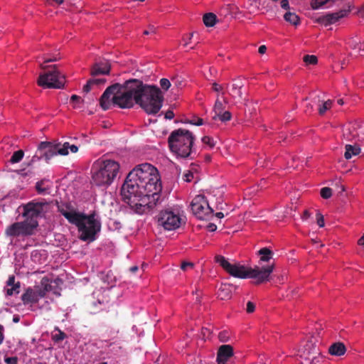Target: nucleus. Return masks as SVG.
I'll list each match as a JSON object with an SVG mask.
<instances>
[{"label":"nucleus","instance_id":"obj_50","mask_svg":"<svg viewBox=\"0 0 364 364\" xmlns=\"http://www.w3.org/2000/svg\"><path fill=\"white\" fill-rule=\"evenodd\" d=\"M14 282H15V277L14 275H11L9 277V279L7 281V286L9 287V286L15 285L16 284Z\"/></svg>","mask_w":364,"mask_h":364},{"label":"nucleus","instance_id":"obj_8","mask_svg":"<svg viewBox=\"0 0 364 364\" xmlns=\"http://www.w3.org/2000/svg\"><path fill=\"white\" fill-rule=\"evenodd\" d=\"M141 80L132 79L125 82L122 85L117 84V89L114 97V106L122 109L131 108L136 103V96Z\"/></svg>","mask_w":364,"mask_h":364},{"label":"nucleus","instance_id":"obj_59","mask_svg":"<svg viewBox=\"0 0 364 364\" xmlns=\"http://www.w3.org/2000/svg\"><path fill=\"white\" fill-rule=\"evenodd\" d=\"M216 216L218 218H222L224 217V214L221 212H218L216 213Z\"/></svg>","mask_w":364,"mask_h":364},{"label":"nucleus","instance_id":"obj_54","mask_svg":"<svg viewBox=\"0 0 364 364\" xmlns=\"http://www.w3.org/2000/svg\"><path fill=\"white\" fill-rule=\"evenodd\" d=\"M267 51V47L264 45L260 46L258 49V52L260 54H264Z\"/></svg>","mask_w":364,"mask_h":364},{"label":"nucleus","instance_id":"obj_26","mask_svg":"<svg viewBox=\"0 0 364 364\" xmlns=\"http://www.w3.org/2000/svg\"><path fill=\"white\" fill-rule=\"evenodd\" d=\"M218 297L221 299H227L230 296V291L229 286L227 284H222L218 291Z\"/></svg>","mask_w":364,"mask_h":364},{"label":"nucleus","instance_id":"obj_55","mask_svg":"<svg viewBox=\"0 0 364 364\" xmlns=\"http://www.w3.org/2000/svg\"><path fill=\"white\" fill-rule=\"evenodd\" d=\"M310 217V213L308 210H305L302 215V220H307Z\"/></svg>","mask_w":364,"mask_h":364},{"label":"nucleus","instance_id":"obj_34","mask_svg":"<svg viewBox=\"0 0 364 364\" xmlns=\"http://www.w3.org/2000/svg\"><path fill=\"white\" fill-rule=\"evenodd\" d=\"M19 288H20L19 283H17V284H16L15 285H13V286H9L6 289V294L8 296H12V295H14V294H17L19 292Z\"/></svg>","mask_w":364,"mask_h":364},{"label":"nucleus","instance_id":"obj_33","mask_svg":"<svg viewBox=\"0 0 364 364\" xmlns=\"http://www.w3.org/2000/svg\"><path fill=\"white\" fill-rule=\"evenodd\" d=\"M34 289L36 291V294H37L38 299L46 296V293L48 291L47 285H46L43 287H36Z\"/></svg>","mask_w":364,"mask_h":364},{"label":"nucleus","instance_id":"obj_43","mask_svg":"<svg viewBox=\"0 0 364 364\" xmlns=\"http://www.w3.org/2000/svg\"><path fill=\"white\" fill-rule=\"evenodd\" d=\"M213 90L215 92L221 93L222 95L225 94L224 87L222 85H219L216 82L213 83Z\"/></svg>","mask_w":364,"mask_h":364},{"label":"nucleus","instance_id":"obj_10","mask_svg":"<svg viewBox=\"0 0 364 364\" xmlns=\"http://www.w3.org/2000/svg\"><path fill=\"white\" fill-rule=\"evenodd\" d=\"M50 204L46 201H31L22 206L23 216L27 223L34 222L38 223L37 219L43 217L50 209Z\"/></svg>","mask_w":364,"mask_h":364},{"label":"nucleus","instance_id":"obj_27","mask_svg":"<svg viewBox=\"0 0 364 364\" xmlns=\"http://www.w3.org/2000/svg\"><path fill=\"white\" fill-rule=\"evenodd\" d=\"M284 18L286 21L290 23L292 25L296 26L299 23V18L295 13L287 12L284 14Z\"/></svg>","mask_w":364,"mask_h":364},{"label":"nucleus","instance_id":"obj_48","mask_svg":"<svg viewBox=\"0 0 364 364\" xmlns=\"http://www.w3.org/2000/svg\"><path fill=\"white\" fill-rule=\"evenodd\" d=\"M43 182H38L36 183V189L39 193H46L48 192V189L46 188L41 187Z\"/></svg>","mask_w":364,"mask_h":364},{"label":"nucleus","instance_id":"obj_14","mask_svg":"<svg viewBox=\"0 0 364 364\" xmlns=\"http://www.w3.org/2000/svg\"><path fill=\"white\" fill-rule=\"evenodd\" d=\"M301 360L299 364H318L319 352L316 345L311 341L306 342L299 350Z\"/></svg>","mask_w":364,"mask_h":364},{"label":"nucleus","instance_id":"obj_62","mask_svg":"<svg viewBox=\"0 0 364 364\" xmlns=\"http://www.w3.org/2000/svg\"><path fill=\"white\" fill-rule=\"evenodd\" d=\"M338 103L341 105H343V100L342 99H340L338 100Z\"/></svg>","mask_w":364,"mask_h":364},{"label":"nucleus","instance_id":"obj_47","mask_svg":"<svg viewBox=\"0 0 364 364\" xmlns=\"http://www.w3.org/2000/svg\"><path fill=\"white\" fill-rule=\"evenodd\" d=\"M255 309V304L254 303H252V301H248L247 303V306H246L247 313H248V314L252 313V312H254Z\"/></svg>","mask_w":364,"mask_h":364},{"label":"nucleus","instance_id":"obj_7","mask_svg":"<svg viewBox=\"0 0 364 364\" xmlns=\"http://www.w3.org/2000/svg\"><path fill=\"white\" fill-rule=\"evenodd\" d=\"M119 170L118 162L111 159H99L92 165V181L96 186H108L116 178Z\"/></svg>","mask_w":364,"mask_h":364},{"label":"nucleus","instance_id":"obj_4","mask_svg":"<svg viewBox=\"0 0 364 364\" xmlns=\"http://www.w3.org/2000/svg\"><path fill=\"white\" fill-rule=\"evenodd\" d=\"M57 55V54L45 50L42 55L37 57V62L42 69L50 68V70L41 74L38 79V85L43 88L60 89L65 84V76L60 73L55 65L46 66L44 65L58 60L59 58Z\"/></svg>","mask_w":364,"mask_h":364},{"label":"nucleus","instance_id":"obj_2","mask_svg":"<svg viewBox=\"0 0 364 364\" xmlns=\"http://www.w3.org/2000/svg\"><path fill=\"white\" fill-rule=\"evenodd\" d=\"M58 208L70 223L77 226L81 240L92 242L96 239L101 230V223L95 213L85 215L68 204L59 205Z\"/></svg>","mask_w":364,"mask_h":364},{"label":"nucleus","instance_id":"obj_23","mask_svg":"<svg viewBox=\"0 0 364 364\" xmlns=\"http://www.w3.org/2000/svg\"><path fill=\"white\" fill-rule=\"evenodd\" d=\"M198 172H197V168L196 166H193L191 169L186 171L183 175V178L186 182H191L194 178H198Z\"/></svg>","mask_w":364,"mask_h":364},{"label":"nucleus","instance_id":"obj_3","mask_svg":"<svg viewBox=\"0 0 364 364\" xmlns=\"http://www.w3.org/2000/svg\"><path fill=\"white\" fill-rule=\"evenodd\" d=\"M215 261L230 275L240 279H254L257 284L269 281L274 268L273 264L262 267L259 266H255L254 268L246 267L239 263L231 262L222 255H216Z\"/></svg>","mask_w":364,"mask_h":364},{"label":"nucleus","instance_id":"obj_57","mask_svg":"<svg viewBox=\"0 0 364 364\" xmlns=\"http://www.w3.org/2000/svg\"><path fill=\"white\" fill-rule=\"evenodd\" d=\"M208 228L210 231H215L217 228V226L213 223H210L208 225Z\"/></svg>","mask_w":364,"mask_h":364},{"label":"nucleus","instance_id":"obj_58","mask_svg":"<svg viewBox=\"0 0 364 364\" xmlns=\"http://www.w3.org/2000/svg\"><path fill=\"white\" fill-rule=\"evenodd\" d=\"M80 98L78 96L75 95H73V96L71 97V100H72L73 102H77V101H79V100H80Z\"/></svg>","mask_w":364,"mask_h":364},{"label":"nucleus","instance_id":"obj_41","mask_svg":"<svg viewBox=\"0 0 364 364\" xmlns=\"http://www.w3.org/2000/svg\"><path fill=\"white\" fill-rule=\"evenodd\" d=\"M332 195V190L330 188L325 187L321 190V196L323 198H329Z\"/></svg>","mask_w":364,"mask_h":364},{"label":"nucleus","instance_id":"obj_44","mask_svg":"<svg viewBox=\"0 0 364 364\" xmlns=\"http://www.w3.org/2000/svg\"><path fill=\"white\" fill-rule=\"evenodd\" d=\"M316 222L320 228H323L325 225L323 216L320 213H316Z\"/></svg>","mask_w":364,"mask_h":364},{"label":"nucleus","instance_id":"obj_53","mask_svg":"<svg viewBox=\"0 0 364 364\" xmlns=\"http://www.w3.org/2000/svg\"><path fill=\"white\" fill-rule=\"evenodd\" d=\"M281 6L284 9H289V6L288 0H282Z\"/></svg>","mask_w":364,"mask_h":364},{"label":"nucleus","instance_id":"obj_31","mask_svg":"<svg viewBox=\"0 0 364 364\" xmlns=\"http://www.w3.org/2000/svg\"><path fill=\"white\" fill-rule=\"evenodd\" d=\"M333 104L332 100L325 101L319 106L318 112L320 114H323L328 109H329Z\"/></svg>","mask_w":364,"mask_h":364},{"label":"nucleus","instance_id":"obj_46","mask_svg":"<svg viewBox=\"0 0 364 364\" xmlns=\"http://www.w3.org/2000/svg\"><path fill=\"white\" fill-rule=\"evenodd\" d=\"M18 358L16 357V356H14V357H6L4 358V362L6 363V364H18L17 362H18Z\"/></svg>","mask_w":364,"mask_h":364},{"label":"nucleus","instance_id":"obj_29","mask_svg":"<svg viewBox=\"0 0 364 364\" xmlns=\"http://www.w3.org/2000/svg\"><path fill=\"white\" fill-rule=\"evenodd\" d=\"M24 156V153L22 150L15 151L11 157L10 162L11 164H16L21 161Z\"/></svg>","mask_w":364,"mask_h":364},{"label":"nucleus","instance_id":"obj_16","mask_svg":"<svg viewBox=\"0 0 364 364\" xmlns=\"http://www.w3.org/2000/svg\"><path fill=\"white\" fill-rule=\"evenodd\" d=\"M117 89V84L113 85L106 89L100 97V103L105 110L109 109L114 105V97Z\"/></svg>","mask_w":364,"mask_h":364},{"label":"nucleus","instance_id":"obj_49","mask_svg":"<svg viewBox=\"0 0 364 364\" xmlns=\"http://www.w3.org/2000/svg\"><path fill=\"white\" fill-rule=\"evenodd\" d=\"M174 113L173 111L171 110H168L166 113H165V118L166 119H172L173 117H174Z\"/></svg>","mask_w":364,"mask_h":364},{"label":"nucleus","instance_id":"obj_61","mask_svg":"<svg viewBox=\"0 0 364 364\" xmlns=\"http://www.w3.org/2000/svg\"><path fill=\"white\" fill-rule=\"evenodd\" d=\"M359 49L364 52V42L360 45Z\"/></svg>","mask_w":364,"mask_h":364},{"label":"nucleus","instance_id":"obj_1","mask_svg":"<svg viewBox=\"0 0 364 364\" xmlns=\"http://www.w3.org/2000/svg\"><path fill=\"white\" fill-rule=\"evenodd\" d=\"M161 191L158 170L150 164H142L128 174L121 195L123 200L136 213L144 214L154 207Z\"/></svg>","mask_w":364,"mask_h":364},{"label":"nucleus","instance_id":"obj_13","mask_svg":"<svg viewBox=\"0 0 364 364\" xmlns=\"http://www.w3.org/2000/svg\"><path fill=\"white\" fill-rule=\"evenodd\" d=\"M38 223L32 222L27 223L26 221L14 223L7 227L6 235L10 237H18L32 235Z\"/></svg>","mask_w":364,"mask_h":364},{"label":"nucleus","instance_id":"obj_22","mask_svg":"<svg viewBox=\"0 0 364 364\" xmlns=\"http://www.w3.org/2000/svg\"><path fill=\"white\" fill-rule=\"evenodd\" d=\"M360 152V148L357 145H346L345 158L346 159H351L353 156H357Z\"/></svg>","mask_w":364,"mask_h":364},{"label":"nucleus","instance_id":"obj_19","mask_svg":"<svg viewBox=\"0 0 364 364\" xmlns=\"http://www.w3.org/2000/svg\"><path fill=\"white\" fill-rule=\"evenodd\" d=\"M110 65L108 62L95 63L92 68L91 75L95 77L98 75H107L109 73Z\"/></svg>","mask_w":364,"mask_h":364},{"label":"nucleus","instance_id":"obj_11","mask_svg":"<svg viewBox=\"0 0 364 364\" xmlns=\"http://www.w3.org/2000/svg\"><path fill=\"white\" fill-rule=\"evenodd\" d=\"M182 218L177 210L166 209L161 210L157 215L159 225L166 230L178 229L182 223Z\"/></svg>","mask_w":364,"mask_h":364},{"label":"nucleus","instance_id":"obj_37","mask_svg":"<svg viewBox=\"0 0 364 364\" xmlns=\"http://www.w3.org/2000/svg\"><path fill=\"white\" fill-rule=\"evenodd\" d=\"M218 118L220 120L223 121V122H226V121H229L231 118V114L230 112L226 111L225 112H221V113H218V114L215 115V117L214 118Z\"/></svg>","mask_w":364,"mask_h":364},{"label":"nucleus","instance_id":"obj_64","mask_svg":"<svg viewBox=\"0 0 364 364\" xmlns=\"http://www.w3.org/2000/svg\"><path fill=\"white\" fill-rule=\"evenodd\" d=\"M193 36V33L188 34V40H191Z\"/></svg>","mask_w":364,"mask_h":364},{"label":"nucleus","instance_id":"obj_28","mask_svg":"<svg viewBox=\"0 0 364 364\" xmlns=\"http://www.w3.org/2000/svg\"><path fill=\"white\" fill-rule=\"evenodd\" d=\"M216 16L213 13H208L203 16V23L206 26H213L216 23Z\"/></svg>","mask_w":364,"mask_h":364},{"label":"nucleus","instance_id":"obj_36","mask_svg":"<svg viewBox=\"0 0 364 364\" xmlns=\"http://www.w3.org/2000/svg\"><path fill=\"white\" fill-rule=\"evenodd\" d=\"M203 144L206 145L209 148L212 149L215 146V142L214 141V139L208 136H205L201 139Z\"/></svg>","mask_w":364,"mask_h":364},{"label":"nucleus","instance_id":"obj_60","mask_svg":"<svg viewBox=\"0 0 364 364\" xmlns=\"http://www.w3.org/2000/svg\"><path fill=\"white\" fill-rule=\"evenodd\" d=\"M138 269V267L137 266H134V267H132L130 268V271L132 272H135L136 271H137Z\"/></svg>","mask_w":364,"mask_h":364},{"label":"nucleus","instance_id":"obj_38","mask_svg":"<svg viewBox=\"0 0 364 364\" xmlns=\"http://www.w3.org/2000/svg\"><path fill=\"white\" fill-rule=\"evenodd\" d=\"M181 269L183 272H188L190 270H192L194 267V263L191 262L184 261L182 262L181 264Z\"/></svg>","mask_w":364,"mask_h":364},{"label":"nucleus","instance_id":"obj_20","mask_svg":"<svg viewBox=\"0 0 364 364\" xmlns=\"http://www.w3.org/2000/svg\"><path fill=\"white\" fill-rule=\"evenodd\" d=\"M24 304H36L39 299L38 298L35 289H28L21 296Z\"/></svg>","mask_w":364,"mask_h":364},{"label":"nucleus","instance_id":"obj_15","mask_svg":"<svg viewBox=\"0 0 364 364\" xmlns=\"http://www.w3.org/2000/svg\"><path fill=\"white\" fill-rule=\"evenodd\" d=\"M350 9L348 7V9H341V11L335 13H329L326 15L319 16L316 21L324 26H327L333 23H336L341 18L346 16L350 12Z\"/></svg>","mask_w":364,"mask_h":364},{"label":"nucleus","instance_id":"obj_51","mask_svg":"<svg viewBox=\"0 0 364 364\" xmlns=\"http://www.w3.org/2000/svg\"><path fill=\"white\" fill-rule=\"evenodd\" d=\"M226 333L225 332H221L219 334V338L220 340L222 341V342H225L228 341V337L226 336Z\"/></svg>","mask_w":364,"mask_h":364},{"label":"nucleus","instance_id":"obj_32","mask_svg":"<svg viewBox=\"0 0 364 364\" xmlns=\"http://www.w3.org/2000/svg\"><path fill=\"white\" fill-rule=\"evenodd\" d=\"M303 60L306 65H316L318 62L317 57L314 55H306L303 58Z\"/></svg>","mask_w":364,"mask_h":364},{"label":"nucleus","instance_id":"obj_6","mask_svg":"<svg viewBox=\"0 0 364 364\" xmlns=\"http://www.w3.org/2000/svg\"><path fill=\"white\" fill-rule=\"evenodd\" d=\"M194 136L188 130L178 129L173 131L168 136L170 150L177 157L188 158L193 152Z\"/></svg>","mask_w":364,"mask_h":364},{"label":"nucleus","instance_id":"obj_5","mask_svg":"<svg viewBox=\"0 0 364 364\" xmlns=\"http://www.w3.org/2000/svg\"><path fill=\"white\" fill-rule=\"evenodd\" d=\"M139 92L136 96V104H138L148 114H156L161 109L164 95L161 90L156 86L144 85L141 81Z\"/></svg>","mask_w":364,"mask_h":364},{"label":"nucleus","instance_id":"obj_35","mask_svg":"<svg viewBox=\"0 0 364 364\" xmlns=\"http://www.w3.org/2000/svg\"><path fill=\"white\" fill-rule=\"evenodd\" d=\"M241 85L237 84H232V89L230 92V95L233 97H241V91H240Z\"/></svg>","mask_w":364,"mask_h":364},{"label":"nucleus","instance_id":"obj_40","mask_svg":"<svg viewBox=\"0 0 364 364\" xmlns=\"http://www.w3.org/2000/svg\"><path fill=\"white\" fill-rule=\"evenodd\" d=\"M159 84H160L161 89L165 91L168 90L171 85L169 80H168L166 78H161L160 80Z\"/></svg>","mask_w":364,"mask_h":364},{"label":"nucleus","instance_id":"obj_24","mask_svg":"<svg viewBox=\"0 0 364 364\" xmlns=\"http://www.w3.org/2000/svg\"><path fill=\"white\" fill-rule=\"evenodd\" d=\"M105 79L104 78H92L87 81V84L84 86L83 90L85 92H88L92 87L95 85L104 84Z\"/></svg>","mask_w":364,"mask_h":364},{"label":"nucleus","instance_id":"obj_12","mask_svg":"<svg viewBox=\"0 0 364 364\" xmlns=\"http://www.w3.org/2000/svg\"><path fill=\"white\" fill-rule=\"evenodd\" d=\"M193 213L200 220L208 219L213 213L208 200L203 195L196 196L191 203Z\"/></svg>","mask_w":364,"mask_h":364},{"label":"nucleus","instance_id":"obj_21","mask_svg":"<svg viewBox=\"0 0 364 364\" xmlns=\"http://www.w3.org/2000/svg\"><path fill=\"white\" fill-rule=\"evenodd\" d=\"M346 351L345 345L341 342L333 343L328 348L329 353L335 356H341L345 354Z\"/></svg>","mask_w":364,"mask_h":364},{"label":"nucleus","instance_id":"obj_30","mask_svg":"<svg viewBox=\"0 0 364 364\" xmlns=\"http://www.w3.org/2000/svg\"><path fill=\"white\" fill-rule=\"evenodd\" d=\"M65 338V334L58 328H55L53 333H52V338L56 342L61 341Z\"/></svg>","mask_w":364,"mask_h":364},{"label":"nucleus","instance_id":"obj_18","mask_svg":"<svg viewBox=\"0 0 364 364\" xmlns=\"http://www.w3.org/2000/svg\"><path fill=\"white\" fill-rule=\"evenodd\" d=\"M233 355V350L230 345L221 346L218 351L217 361L218 364H226L228 359Z\"/></svg>","mask_w":364,"mask_h":364},{"label":"nucleus","instance_id":"obj_39","mask_svg":"<svg viewBox=\"0 0 364 364\" xmlns=\"http://www.w3.org/2000/svg\"><path fill=\"white\" fill-rule=\"evenodd\" d=\"M223 110V104L222 101L219 100L218 97L215 100V105H214V111L215 112V115L218 113H221Z\"/></svg>","mask_w":364,"mask_h":364},{"label":"nucleus","instance_id":"obj_63","mask_svg":"<svg viewBox=\"0 0 364 364\" xmlns=\"http://www.w3.org/2000/svg\"><path fill=\"white\" fill-rule=\"evenodd\" d=\"M188 41H185L183 46L186 47L188 46Z\"/></svg>","mask_w":364,"mask_h":364},{"label":"nucleus","instance_id":"obj_17","mask_svg":"<svg viewBox=\"0 0 364 364\" xmlns=\"http://www.w3.org/2000/svg\"><path fill=\"white\" fill-rule=\"evenodd\" d=\"M363 129V127L358 128L355 124L348 125L343 129V136L348 141H363L364 136L361 135V132Z\"/></svg>","mask_w":364,"mask_h":364},{"label":"nucleus","instance_id":"obj_56","mask_svg":"<svg viewBox=\"0 0 364 364\" xmlns=\"http://www.w3.org/2000/svg\"><path fill=\"white\" fill-rule=\"evenodd\" d=\"M3 331H4V328L3 326L0 324V345L2 343L3 341H4V334H3Z\"/></svg>","mask_w":364,"mask_h":364},{"label":"nucleus","instance_id":"obj_42","mask_svg":"<svg viewBox=\"0 0 364 364\" xmlns=\"http://www.w3.org/2000/svg\"><path fill=\"white\" fill-rule=\"evenodd\" d=\"M41 159H43V156H41V154L38 153L37 150L36 154L31 158V161L27 164V166H31L35 162L40 161Z\"/></svg>","mask_w":364,"mask_h":364},{"label":"nucleus","instance_id":"obj_9","mask_svg":"<svg viewBox=\"0 0 364 364\" xmlns=\"http://www.w3.org/2000/svg\"><path fill=\"white\" fill-rule=\"evenodd\" d=\"M69 149L72 153H76L78 151V147L75 145H70L68 142L60 144L48 141H41L38 146V153L43 156L47 163L55 156L68 155Z\"/></svg>","mask_w":364,"mask_h":364},{"label":"nucleus","instance_id":"obj_45","mask_svg":"<svg viewBox=\"0 0 364 364\" xmlns=\"http://www.w3.org/2000/svg\"><path fill=\"white\" fill-rule=\"evenodd\" d=\"M188 123L193 124V125L200 126L203 124V122L201 118L193 117V119H191L188 121Z\"/></svg>","mask_w":364,"mask_h":364},{"label":"nucleus","instance_id":"obj_52","mask_svg":"<svg viewBox=\"0 0 364 364\" xmlns=\"http://www.w3.org/2000/svg\"><path fill=\"white\" fill-rule=\"evenodd\" d=\"M156 32V28L154 26H150L149 30H146L144 31V35H148L150 33H154Z\"/></svg>","mask_w":364,"mask_h":364},{"label":"nucleus","instance_id":"obj_25","mask_svg":"<svg viewBox=\"0 0 364 364\" xmlns=\"http://www.w3.org/2000/svg\"><path fill=\"white\" fill-rule=\"evenodd\" d=\"M258 254L260 255L261 262H269L273 255L272 252L267 247L259 250Z\"/></svg>","mask_w":364,"mask_h":364}]
</instances>
